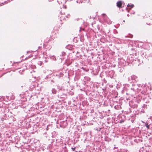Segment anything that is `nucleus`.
I'll use <instances>...</instances> for the list:
<instances>
[{"mask_svg":"<svg viewBox=\"0 0 152 152\" xmlns=\"http://www.w3.org/2000/svg\"><path fill=\"white\" fill-rule=\"evenodd\" d=\"M52 93L54 94H56V90L54 88L52 89Z\"/></svg>","mask_w":152,"mask_h":152,"instance_id":"2","label":"nucleus"},{"mask_svg":"<svg viewBox=\"0 0 152 152\" xmlns=\"http://www.w3.org/2000/svg\"><path fill=\"white\" fill-rule=\"evenodd\" d=\"M65 54H66L64 52H62V53L61 55H62L63 56H65Z\"/></svg>","mask_w":152,"mask_h":152,"instance_id":"5","label":"nucleus"},{"mask_svg":"<svg viewBox=\"0 0 152 152\" xmlns=\"http://www.w3.org/2000/svg\"><path fill=\"white\" fill-rule=\"evenodd\" d=\"M145 125L148 129H149V125L147 123H145Z\"/></svg>","mask_w":152,"mask_h":152,"instance_id":"4","label":"nucleus"},{"mask_svg":"<svg viewBox=\"0 0 152 152\" xmlns=\"http://www.w3.org/2000/svg\"><path fill=\"white\" fill-rule=\"evenodd\" d=\"M116 4L117 6L119 8H120L121 7L122 5V2L121 1H118L116 3Z\"/></svg>","mask_w":152,"mask_h":152,"instance_id":"1","label":"nucleus"},{"mask_svg":"<svg viewBox=\"0 0 152 152\" xmlns=\"http://www.w3.org/2000/svg\"><path fill=\"white\" fill-rule=\"evenodd\" d=\"M134 6V5L132 4L131 5H130L129 4H128L127 5V7H130L131 8H133Z\"/></svg>","mask_w":152,"mask_h":152,"instance_id":"3","label":"nucleus"},{"mask_svg":"<svg viewBox=\"0 0 152 152\" xmlns=\"http://www.w3.org/2000/svg\"><path fill=\"white\" fill-rule=\"evenodd\" d=\"M75 148H76V147H75L74 148H72L71 149L72 150V151H74L75 150Z\"/></svg>","mask_w":152,"mask_h":152,"instance_id":"6","label":"nucleus"},{"mask_svg":"<svg viewBox=\"0 0 152 152\" xmlns=\"http://www.w3.org/2000/svg\"><path fill=\"white\" fill-rule=\"evenodd\" d=\"M103 15H105V14H103Z\"/></svg>","mask_w":152,"mask_h":152,"instance_id":"10","label":"nucleus"},{"mask_svg":"<svg viewBox=\"0 0 152 152\" xmlns=\"http://www.w3.org/2000/svg\"><path fill=\"white\" fill-rule=\"evenodd\" d=\"M53 1V0H49V1Z\"/></svg>","mask_w":152,"mask_h":152,"instance_id":"7","label":"nucleus"},{"mask_svg":"<svg viewBox=\"0 0 152 152\" xmlns=\"http://www.w3.org/2000/svg\"><path fill=\"white\" fill-rule=\"evenodd\" d=\"M133 37V36L132 35H131V37Z\"/></svg>","mask_w":152,"mask_h":152,"instance_id":"9","label":"nucleus"},{"mask_svg":"<svg viewBox=\"0 0 152 152\" xmlns=\"http://www.w3.org/2000/svg\"><path fill=\"white\" fill-rule=\"evenodd\" d=\"M39 64L40 65H41L42 63V62H39Z\"/></svg>","mask_w":152,"mask_h":152,"instance_id":"8","label":"nucleus"}]
</instances>
